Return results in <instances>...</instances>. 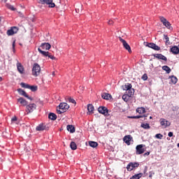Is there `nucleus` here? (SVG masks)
Here are the masks:
<instances>
[{"label":"nucleus","instance_id":"nucleus-1","mask_svg":"<svg viewBox=\"0 0 179 179\" xmlns=\"http://www.w3.org/2000/svg\"><path fill=\"white\" fill-rule=\"evenodd\" d=\"M40 72H41V67L37 63H34L32 67V76L37 78L40 75Z\"/></svg>","mask_w":179,"mask_h":179},{"label":"nucleus","instance_id":"nucleus-2","mask_svg":"<svg viewBox=\"0 0 179 179\" xmlns=\"http://www.w3.org/2000/svg\"><path fill=\"white\" fill-rule=\"evenodd\" d=\"M59 110H57V114H62L66 112V110L69 108V105L66 103H60L59 105Z\"/></svg>","mask_w":179,"mask_h":179},{"label":"nucleus","instance_id":"nucleus-3","mask_svg":"<svg viewBox=\"0 0 179 179\" xmlns=\"http://www.w3.org/2000/svg\"><path fill=\"white\" fill-rule=\"evenodd\" d=\"M146 145L143 144L138 145L136 147V155H142L146 152Z\"/></svg>","mask_w":179,"mask_h":179},{"label":"nucleus","instance_id":"nucleus-4","mask_svg":"<svg viewBox=\"0 0 179 179\" xmlns=\"http://www.w3.org/2000/svg\"><path fill=\"white\" fill-rule=\"evenodd\" d=\"M159 20L162 22V24L165 26V27L168 28L169 30H171V24L167 20V19H166V17L160 16Z\"/></svg>","mask_w":179,"mask_h":179},{"label":"nucleus","instance_id":"nucleus-5","mask_svg":"<svg viewBox=\"0 0 179 179\" xmlns=\"http://www.w3.org/2000/svg\"><path fill=\"white\" fill-rule=\"evenodd\" d=\"M119 40L122 43L124 48L128 50V52L131 54V52H132V50H131V46H129V44H128V43H127L125 40L122 38L121 36H119Z\"/></svg>","mask_w":179,"mask_h":179},{"label":"nucleus","instance_id":"nucleus-6","mask_svg":"<svg viewBox=\"0 0 179 179\" xmlns=\"http://www.w3.org/2000/svg\"><path fill=\"white\" fill-rule=\"evenodd\" d=\"M139 167V163L138 162H129L127 166V171H132L134 169H138Z\"/></svg>","mask_w":179,"mask_h":179},{"label":"nucleus","instance_id":"nucleus-7","mask_svg":"<svg viewBox=\"0 0 179 179\" xmlns=\"http://www.w3.org/2000/svg\"><path fill=\"white\" fill-rule=\"evenodd\" d=\"M39 3L48 6V8H55V3L52 1H41Z\"/></svg>","mask_w":179,"mask_h":179},{"label":"nucleus","instance_id":"nucleus-8","mask_svg":"<svg viewBox=\"0 0 179 179\" xmlns=\"http://www.w3.org/2000/svg\"><path fill=\"white\" fill-rule=\"evenodd\" d=\"M37 106L35 103H30L26 106V111L27 114H30V113H33L34 110H36Z\"/></svg>","mask_w":179,"mask_h":179},{"label":"nucleus","instance_id":"nucleus-9","mask_svg":"<svg viewBox=\"0 0 179 179\" xmlns=\"http://www.w3.org/2000/svg\"><path fill=\"white\" fill-rule=\"evenodd\" d=\"M19 31V28L17 27H12L10 29H8L6 32L7 36H13V34H16Z\"/></svg>","mask_w":179,"mask_h":179},{"label":"nucleus","instance_id":"nucleus-10","mask_svg":"<svg viewBox=\"0 0 179 179\" xmlns=\"http://www.w3.org/2000/svg\"><path fill=\"white\" fill-rule=\"evenodd\" d=\"M159 122H160V125H161V127H162V128H167V127H170V125H171L170 122H169L168 120H166L164 118H161L159 120Z\"/></svg>","mask_w":179,"mask_h":179},{"label":"nucleus","instance_id":"nucleus-11","mask_svg":"<svg viewBox=\"0 0 179 179\" xmlns=\"http://www.w3.org/2000/svg\"><path fill=\"white\" fill-rule=\"evenodd\" d=\"M17 92L20 94L21 96H24V97H27V99H29V100H33L32 97H29V95H27V93L25 92L24 90H23L21 88H19L17 90Z\"/></svg>","mask_w":179,"mask_h":179},{"label":"nucleus","instance_id":"nucleus-12","mask_svg":"<svg viewBox=\"0 0 179 179\" xmlns=\"http://www.w3.org/2000/svg\"><path fill=\"white\" fill-rule=\"evenodd\" d=\"M98 111L100 114H103V115H107V114H108V109L105 106H100L98 108Z\"/></svg>","mask_w":179,"mask_h":179},{"label":"nucleus","instance_id":"nucleus-13","mask_svg":"<svg viewBox=\"0 0 179 179\" xmlns=\"http://www.w3.org/2000/svg\"><path fill=\"white\" fill-rule=\"evenodd\" d=\"M39 48H41V50H45V51H48L51 48V44H50L49 43H41Z\"/></svg>","mask_w":179,"mask_h":179},{"label":"nucleus","instance_id":"nucleus-14","mask_svg":"<svg viewBox=\"0 0 179 179\" xmlns=\"http://www.w3.org/2000/svg\"><path fill=\"white\" fill-rule=\"evenodd\" d=\"M147 46H148L149 48H152V50H155V51H160V47L156 45V43H150L147 45Z\"/></svg>","mask_w":179,"mask_h":179},{"label":"nucleus","instance_id":"nucleus-15","mask_svg":"<svg viewBox=\"0 0 179 179\" xmlns=\"http://www.w3.org/2000/svg\"><path fill=\"white\" fill-rule=\"evenodd\" d=\"M131 141H132V136H131V135L125 136L123 138V141L126 145H131Z\"/></svg>","mask_w":179,"mask_h":179},{"label":"nucleus","instance_id":"nucleus-16","mask_svg":"<svg viewBox=\"0 0 179 179\" xmlns=\"http://www.w3.org/2000/svg\"><path fill=\"white\" fill-rule=\"evenodd\" d=\"M17 69L18 72H20L21 74L24 73V67H23V65H22L21 63L20 62L17 63Z\"/></svg>","mask_w":179,"mask_h":179},{"label":"nucleus","instance_id":"nucleus-17","mask_svg":"<svg viewBox=\"0 0 179 179\" xmlns=\"http://www.w3.org/2000/svg\"><path fill=\"white\" fill-rule=\"evenodd\" d=\"M153 57L157 59H162V61H167V57L162 54H154Z\"/></svg>","mask_w":179,"mask_h":179},{"label":"nucleus","instance_id":"nucleus-18","mask_svg":"<svg viewBox=\"0 0 179 179\" xmlns=\"http://www.w3.org/2000/svg\"><path fill=\"white\" fill-rule=\"evenodd\" d=\"M171 51L172 52V53L174 55H177L179 54V48L177 46H173L171 48Z\"/></svg>","mask_w":179,"mask_h":179},{"label":"nucleus","instance_id":"nucleus-19","mask_svg":"<svg viewBox=\"0 0 179 179\" xmlns=\"http://www.w3.org/2000/svg\"><path fill=\"white\" fill-rule=\"evenodd\" d=\"M17 101H18L19 103H20V104H22V106H24V107L26 106H27V104H28L27 101H26L24 99H23V97L19 98V99H17Z\"/></svg>","mask_w":179,"mask_h":179},{"label":"nucleus","instance_id":"nucleus-20","mask_svg":"<svg viewBox=\"0 0 179 179\" xmlns=\"http://www.w3.org/2000/svg\"><path fill=\"white\" fill-rule=\"evenodd\" d=\"M49 120H52V121H55L57 120V115L54 113H50L48 115Z\"/></svg>","mask_w":179,"mask_h":179},{"label":"nucleus","instance_id":"nucleus-21","mask_svg":"<svg viewBox=\"0 0 179 179\" xmlns=\"http://www.w3.org/2000/svg\"><path fill=\"white\" fill-rule=\"evenodd\" d=\"M46 127L43 124H40L36 128V131H45Z\"/></svg>","mask_w":179,"mask_h":179},{"label":"nucleus","instance_id":"nucleus-22","mask_svg":"<svg viewBox=\"0 0 179 179\" xmlns=\"http://www.w3.org/2000/svg\"><path fill=\"white\" fill-rule=\"evenodd\" d=\"M122 89L123 90H129V89H132V85L127 83V85H122Z\"/></svg>","mask_w":179,"mask_h":179},{"label":"nucleus","instance_id":"nucleus-23","mask_svg":"<svg viewBox=\"0 0 179 179\" xmlns=\"http://www.w3.org/2000/svg\"><path fill=\"white\" fill-rule=\"evenodd\" d=\"M101 97L104 100H110V99L111 98V94L108 93H103L102 94Z\"/></svg>","mask_w":179,"mask_h":179},{"label":"nucleus","instance_id":"nucleus-24","mask_svg":"<svg viewBox=\"0 0 179 179\" xmlns=\"http://www.w3.org/2000/svg\"><path fill=\"white\" fill-rule=\"evenodd\" d=\"M136 112L138 113V114H145L146 113V109L143 107L138 108Z\"/></svg>","mask_w":179,"mask_h":179},{"label":"nucleus","instance_id":"nucleus-25","mask_svg":"<svg viewBox=\"0 0 179 179\" xmlns=\"http://www.w3.org/2000/svg\"><path fill=\"white\" fill-rule=\"evenodd\" d=\"M66 128H67V131L71 132V134H73V132H75V127H73V125L69 124L67 125Z\"/></svg>","mask_w":179,"mask_h":179},{"label":"nucleus","instance_id":"nucleus-26","mask_svg":"<svg viewBox=\"0 0 179 179\" xmlns=\"http://www.w3.org/2000/svg\"><path fill=\"white\" fill-rule=\"evenodd\" d=\"M70 148L72 150H76V149H78V145H76V143L72 141L70 144Z\"/></svg>","mask_w":179,"mask_h":179},{"label":"nucleus","instance_id":"nucleus-27","mask_svg":"<svg viewBox=\"0 0 179 179\" xmlns=\"http://www.w3.org/2000/svg\"><path fill=\"white\" fill-rule=\"evenodd\" d=\"M38 51L41 54L43 57H47L48 55V52L44 51L41 50V48H38Z\"/></svg>","mask_w":179,"mask_h":179},{"label":"nucleus","instance_id":"nucleus-28","mask_svg":"<svg viewBox=\"0 0 179 179\" xmlns=\"http://www.w3.org/2000/svg\"><path fill=\"white\" fill-rule=\"evenodd\" d=\"M178 81V79L177 78V77L174 76H171V83H173V85H176V83H177Z\"/></svg>","mask_w":179,"mask_h":179},{"label":"nucleus","instance_id":"nucleus-29","mask_svg":"<svg viewBox=\"0 0 179 179\" xmlns=\"http://www.w3.org/2000/svg\"><path fill=\"white\" fill-rule=\"evenodd\" d=\"M141 127L143 128V129H150V125L148 123H142Z\"/></svg>","mask_w":179,"mask_h":179},{"label":"nucleus","instance_id":"nucleus-30","mask_svg":"<svg viewBox=\"0 0 179 179\" xmlns=\"http://www.w3.org/2000/svg\"><path fill=\"white\" fill-rule=\"evenodd\" d=\"M89 145L91 146V148H97V146H99V143L95 141H90Z\"/></svg>","mask_w":179,"mask_h":179},{"label":"nucleus","instance_id":"nucleus-31","mask_svg":"<svg viewBox=\"0 0 179 179\" xmlns=\"http://www.w3.org/2000/svg\"><path fill=\"white\" fill-rule=\"evenodd\" d=\"M128 93L127 95L129 96L130 97H132L135 93V90L132 88L129 89L127 90Z\"/></svg>","mask_w":179,"mask_h":179},{"label":"nucleus","instance_id":"nucleus-32","mask_svg":"<svg viewBox=\"0 0 179 179\" xmlns=\"http://www.w3.org/2000/svg\"><path fill=\"white\" fill-rule=\"evenodd\" d=\"M87 110L89 113H92V111H94V106L92 104L87 105Z\"/></svg>","mask_w":179,"mask_h":179},{"label":"nucleus","instance_id":"nucleus-33","mask_svg":"<svg viewBox=\"0 0 179 179\" xmlns=\"http://www.w3.org/2000/svg\"><path fill=\"white\" fill-rule=\"evenodd\" d=\"M162 69L163 71H166V73H170V72H171V69H170V67H169L168 66H162Z\"/></svg>","mask_w":179,"mask_h":179},{"label":"nucleus","instance_id":"nucleus-34","mask_svg":"<svg viewBox=\"0 0 179 179\" xmlns=\"http://www.w3.org/2000/svg\"><path fill=\"white\" fill-rule=\"evenodd\" d=\"M131 96L129 95H128L127 94H125L122 96V100H124V101H128V100H129V98Z\"/></svg>","mask_w":179,"mask_h":179},{"label":"nucleus","instance_id":"nucleus-35","mask_svg":"<svg viewBox=\"0 0 179 179\" xmlns=\"http://www.w3.org/2000/svg\"><path fill=\"white\" fill-rule=\"evenodd\" d=\"M6 6L8 9H10V10H16V8L9 3H6Z\"/></svg>","mask_w":179,"mask_h":179},{"label":"nucleus","instance_id":"nucleus-36","mask_svg":"<svg viewBox=\"0 0 179 179\" xmlns=\"http://www.w3.org/2000/svg\"><path fill=\"white\" fill-rule=\"evenodd\" d=\"M164 37L166 40L165 43H166V45H169L170 44V38H169V36L167 35H164Z\"/></svg>","mask_w":179,"mask_h":179},{"label":"nucleus","instance_id":"nucleus-37","mask_svg":"<svg viewBox=\"0 0 179 179\" xmlns=\"http://www.w3.org/2000/svg\"><path fill=\"white\" fill-rule=\"evenodd\" d=\"M30 90H31V92H37V86H34V85H29V88Z\"/></svg>","mask_w":179,"mask_h":179},{"label":"nucleus","instance_id":"nucleus-38","mask_svg":"<svg viewBox=\"0 0 179 179\" xmlns=\"http://www.w3.org/2000/svg\"><path fill=\"white\" fill-rule=\"evenodd\" d=\"M21 86L22 87H24V89H29V87H30V85H29V84H26V83H21Z\"/></svg>","mask_w":179,"mask_h":179},{"label":"nucleus","instance_id":"nucleus-39","mask_svg":"<svg viewBox=\"0 0 179 179\" xmlns=\"http://www.w3.org/2000/svg\"><path fill=\"white\" fill-rule=\"evenodd\" d=\"M46 57H48V58H50V59H55V57L50 53V52H48V55H46Z\"/></svg>","mask_w":179,"mask_h":179},{"label":"nucleus","instance_id":"nucleus-40","mask_svg":"<svg viewBox=\"0 0 179 179\" xmlns=\"http://www.w3.org/2000/svg\"><path fill=\"white\" fill-rule=\"evenodd\" d=\"M155 138H157V139H162L163 138V136L162 134H157L155 135Z\"/></svg>","mask_w":179,"mask_h":179},{"label":"nucleus","instance_id":"nucleus-41","mask_svg":"<svg viewBox=\"0 0 179 179\" xmlns=\"http://www.w3.org/2000/svg\"><path fill=\"white\" fill-rule=\"evenodd\" d=\"M141 79H143V80H148V74L144 73L141 77Z\"/></svg>","mask_w":179,"mask_h":179},{"label":"nucleus","instance_id":"nucleus-42","mask_svg":"<svg viewBox=\"0 0 179 179\" xmlns=\"http://www.w3.org/2000/svg\"><path fill=\"white\" fill-rule=\"evenodd\" d=\"M69 103H72L73 104H76V101L72 98L69 99Z\"/></svg>","mask_w":179,"mask_h":179},{"label":"nucleus","instance_id":"nucleus-43","mask_svg":"<svg viewBox=\"0 0 179 179\" xmlns=\"http://www.w3.org/2000/svg\"><path fill=\"white\" fill-rule=\"evenodd\" d=\"M178 109H179L178 106H173V107H172L173 111H178Z\"/></svg>","mask_w":179,"mask_h":179},{"label":"nucleus","instance_id":"nucleus-44","mask_svg":"<svg viewBox=\"0 0 179 179\" xmlns=\"http://www.w3.org/2000/svg\"><path fill=\"white\" fill-rule=\"evenodd\" d=\"M143 117H147L146 115H137V116H134V119H139V118H143Z\"/></svg>","mask_w":179,"mask_h":179},{"label":"nucleus","instance_id":"nucleus-45","mask_svg":"<svg viewBox=\"0 0 179 179\" xmlns=\"http://www.w3.org/2000/svg\"><path fill=\"white\" fill-rule=\"evenodd\" d=\"M15 121H17V117L14 116L13 118H11V122H15Z\"/></svg>","mask_w":179,"mask_h":179},{"label":"nucleus","instance_id":"nucleus-46","mask_svg":"<svg viewBox=\"0 0 179 179\" xmlns=\"http://www.w3.org/2000/svg\"><path fill=\"white\" fill-rule=\"evenodd\" d=\"M15 43H16V41H14L13 42V52H15Z\"/></svg>","mask_w":179,"mask_h":179},{"label":"nucleus","instance_id":"nucleus-47","mask_svg":"<svg viewBox=\"0 0 179 179\" xmlns=\"http://www.w3.org/2000/svg\"><path fill=\"white\" fill-rule=\"evenodd\" d=\"M153 176H155V173L154 172H150V175H149L150 178H152V177H153Z\"/></svg>","mask_w":179,"mask_h":179},{"label":"nucleus","instance_id":"nucleus-48","mask_svg":"<svg viewBox=\"0 0 179 179\" xmlns=\"http://www.w3.org/2000/svg\"><path fill=\"white\" fill-rule=\"evenodd\" d=\"M149 155H150V152H147L144 153L143 156H144V157H146V156H149Z\"/></svg>","mask_w":179,"mask_h":179},{"label":"nucleus","instance_id":"nucleus-49","mask_svg":"<svg viewBox=\"0 0 179 179\" xmlns=\"http://www.w3.org/2000/svg\"><path fill=\"white\" fill-rule=\"evenodd\" d=\"M168 136H169V138H171V136H173V132H169Z\"/></svg>","mask_w":179,"mask_h":179},{"label":"nucleus","instance_id":"nucleus-50","mask_svg":"<svg viewBox=\"0 0 179 179\" xmlns=\"http://www.w3.org/2000/svg\"><path fill=\"white\" fill-rule=\"evenodd\" d=\"M114 24V21L113 20H109L108 21V24L111 25V24Z\"/></svg>","mask_w":179,"mask_h":179},{"label":"nucleus","instance_id":"nucleus-51","mask_svg":"<svg viewBox=\"0 0 179 179\" xmlns=\"http://www.w3.org/2000/svg\"><path fill=\"white\" fill-rule=\"evenodd\" d=\"M129 118L135 119V116H130Z\"/></svg>","mask_w":179,"mask_h":179},{"label":"nucleus","instance_id":"nucleus-52","mask_svg":"<svg viewBox=\"0 0 179 179\" xmlns=\"http://www.w3.org/2000/svg\"><path fill=\"white\" fill-rule=\"evenodd\" d=\"M2 81V77H0V82Z\"/></svg>","mask_w":179,"mask_h":179},{"label":"nucleus","instance_id":"nucleus-53","mask_svg":"<svg viewBox=\"0 0 179 179\" xmlns=\"http://www.w3.org/2000/svg\"><path fill=\"white\" fill-rule=\"evenodd\" d=\"M152 116H150V120H152Z\"/></svg>","mask_w":179,"mask_h":179},{"label":"nucleus","instance_id":"nucleus-54","mask_svg":"<svg viewBox=\"0 0 179 179\" xmlns=\"http://www.w3.org/2000/svg\"><path fill=\"white\" fill-rule=\"evenodd\" d=\"M177 146H178V148H179V143H178Z\"/></svg>","mask_w":179,"mask_h":179},{"label":"nucleus","instance_id":"nucleus-55","mask_svg":"<svg viewBox=\"0 0 179 179\" xmlns=\"http://www.w3.org/2000/svg\"><path fill=\"white\" fill-rule=\"evenodd\" d=\"M40 1H42V0H40ZM43 1H50V0H43Z\"/></svg>","mask_w":179,"mask_h":179}]
</instances>
